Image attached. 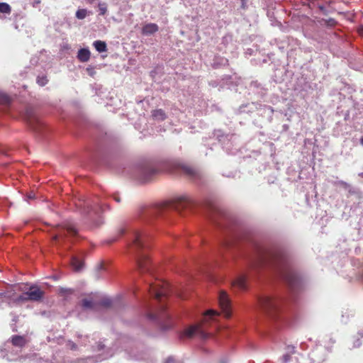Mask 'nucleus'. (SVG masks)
Segmentation results:
<instances>
[{"label": "nucleus", "mask_w": 363, "mask_h": 363, "mask_svg": "<svg viewBox=\"0 0 363 363\" xmlns=\"http://www.w3.org/2000/svg\"><path fill=\"white\" fill-rule=\"evenodd\" d=\"M15 294V291L13 290H8L4 292L0 293V297L1 298H5L8 299L9 301H13V295Z\"/></svg>", "instance_id": "nucleus-28"}, {"label": "nucleus", "mask_w": 363, "mask_h": 363, "mask_svg": "<svg viewBox=\"0 0 363 363\" xmlns=\"http://www.w3.org/2000/svg\"><path fill=\"white\" fill-rule=\"evenodd\" d=\"M168 165L169 171H181L189 175L194 174V170L190 167L178 160H171Z\"/></svg>", "instance_id": "nucleus-15"}, {"label": "nucleus", "mask_w": 363, "mask_h": 363, "mask_svg": "<svg viewBox=\"0 0 363 363\" xmlns=\"http://www.w3.org/2000/svg\"><path fill=\"white\" fill-rule=\"evenodd\" d=\"M28 298L31 301H40L44 295V292L36 286H31L29 291H27Z\"/></svg>", "instance_id": "nucleus-16"}, {"label": "nucleus", "mask_w": 363, "mask_h": 363, "mask_svg": "<svg viewBox=\"0 0 363 363\" xmlns=\"http://www.w3.org/2000/svg\"><path fill=\"white\" fill-rule=\"evenodd\" d=\"M337 184L342 186L345 189L349 187V184L347 182H343V181H339V182H337Z\"/></svg>", "instance_id": "nucleus-39"}, {"label": "nucleus", "mask_w": 363, "mask_h": 363, "mask_svg": "<svg viewBox=\"0 0 363 363\" xmlns=\"http://www.w3.org/2000/svg\"><path fill=\"white\" fill-rule=\"evenodd\" d=\"M291 356L289 353H286L279 359L281 363H289L291 361Z\"/></svg>", "instance_id": "nucleus-34"}, {"label": "nucleus", "mask_w": 363, "mask_h": 363, "mask_svg": "<svg viewBox=\"0 0 363 363\" xmlns=\"http://www.w3.org/2000/svg\"><path fill=\"white\" fill-rule=\"evenodd\" d=\"M48 80L45 76H38L37 77V83L41 86H45L48 83Z\"/></svg>", "instance_id": "nucleus-33"}, {"label": "nucleus", "mask_w": 363, "mask_h": 363, "mask_svg": "<svg viewBox=\"0 0 363 363\" xmlns=\"http://www.w3.org/2000/svg\"><path fill=\"white\" fill-rule=\"evenodd\" d=\"M231 222V220H230V218H228V220H220V223H221V225H219V224H216V225H218L219 228H223L224 230H226L228 232V235L226 236H230L232 235H236L237 237V240H240L241 241V237L240 235L238 233H235V232H233L231 230H230L228 228V225H230V223Z\"/></svg>", "instance_id": "nucleus-18"}, {"label": "nucleus", "mask_w": 363, "mask_h": 363, "mask_svg": "<svg viewBox=\"0 0 363 363\" xmlns=\"http://www.w3.org/2000/svg\"><path fill=\"white\" fill-rule=\"evenodd\" d=\"M125 235L127 240V250L130 254L135 256V262L138 269L142 272H147L152 274L153 267L146 253V250L150 247L148 236L146 233L133 225L121 228L118 230V235L108 240V243L115 242L119 236Z\"/></svg>", "instance_id": "nucleus-3"}, {"label": "nucleus", "mask_w": 363, "mask_h": 363, "mask_svg": "<svg viewBox=\"0 0 363 363\" xmlns=\"http://www.w3.org/2000/svg\"><path fill=\"white\" fill-rule=\"evenodd\" d=\"M165 363H181V362H175L174 359L172 357H169Z\"/></svg>", "instance_id": "nucleus-41"}, {"label": "nucleus", "mask_w": 363, "mask_h": 363, "mask_svg": "<svg viewBox=\"0 0 363 363\" xmlns=\"http://www.w3.org/2000/svg\"><path fill=\"white\" fill-rule=\"evenodd\" d=\"M147 289L151 296L157 301V304L147 307L146 316L149 320L155 322L162 330H168L172 327V321L170 315L167 311L164 301L170 294L175 293L181 297L182 295L168 282L163 280L157 279L155 282L149 283Z\"/></svg>", "instance_id": "nucleus-2"}, {"label": "nucleus", "mask_w": 363, "mask_h": 363, "mask_svg": "<svg viewBox=\"0 0 363 363\" xmlns=\"http://www.w3.org/2000/svg\"><path fill=\"white\" fill-rule=\"evenodd\" d=\"M11 342L14 346L22 347L26 344V340L23 336L13 335L11 337Z\"/></svg>", "instance_id": "nucleus-24"}, {"label": "nucleus", "mask_w": 363, "mask_h": 363, "mask_svg": "<svg viewBox=\"0 0 363 363\" xmlns=\"http://www.w3.org/2000/svg\"><path fill=\"white\" fill-rule=\"evenodd\" d=\"M241 241L237 240V237L235 235L230 236H225L220 240V250H231L240 245Z\"/></svg>", "instance_id": "nucleus-13"}, {"label": "nucleus", "mask_w": 363, "mask_h": 363, "mask_svg": "<svg viewBox=\"0 0 363 363\" xmlns=\"http://www.w3.org/2000/svg\"><path fill=\"white\" fill-rule=\"evenodd\" d=\"M11 11V6L7 3H0V13H10Z\"/></svg>", "instance_id": "nucleus-30"}, {"label": "nucleus", "mask_w": 363, "mask_h": 363, "mask_svg": "<svg viewBox=\"0 0 363 363\" xmlns=\"http://www.w3.org/2000/svg\"><path fill=\"white\" fill-rule=\"evenodd\" d=\"M359 336H360L361 337H363V333H359Z\"/></svg>", "instance_id": "nucleus-51"}, {"label": "nucleus", "mask_w": 363, "mask_h": 363, "mask_svg": "<svg viewBox=\"0 0 363 363\" xmlns=\"http://www.w3.org/2000/svg\"><path fill=\"white\" fill-rule=\"evenodd\" d=\"M360 143L362 145H363V137L360 139Z\"/></svg>", "instance_id": "nucleus-49"}, {"label": "nucleus", "mask_w": 363, "mask_h": 363, "mask_svg": "<svg viewBox=\"0 0 363 363\" xmlns=\"http://www.w3.org/2000/svg\"><path fill=\"white\" fill-rule=\"evenodd\" d=\"M67 346L72 350H76L77 349V345L72 341H69L67 343Z\"/></svg>", "instance_id": "nucleus-38"}, {"label": "nucleus", "mask_w": 363, "mask_h": 363, "mask_svg": "<svg viewBox=\"0 0 363 363\" xmlns=\"http://www.w3.org/2000/svg\"><path fill=\"white\" fill-rule=\"evenodd\" d=\"M232 41L233 37L230 35H226L222 38V44H223L225 46Z\"/></svg>", "instance_id": "nucleus-35"}, {"label": "nucleus", "mask_w": 363, "mask_h": 363, "mask_svg": "<svg viewBox=\"0 0 363 363\" xmlns=\"http://www.w3.org/2000/svg\"><path fill=\"white\" fill-rule=\"evenodd\" d=\"M113 198L114 201H116V202H118V203H119V202L121 201V198H120V196H118V195H114V196H113Z\"/></svg>", "instance_id": "nucleus-45"}, {"label": "nucleus", "mask_w": 363, "mask_h": 363, "mask_svg": "<svg viewBox=\"0 0 363 363\" xmlns=\"http://www.w3.org/2000/svg\"><path fill=\"white\" fill-rule=\"evenodd\" d=\"M35 198V194L33 192H30L26 196V200L28 201L30 199H33Z\"/></svg>", "instance_id": "nucleus-40"}, {"label": "nucleus", "mask_w": 363, "mask_h": 363, "mask_svg": "<svg viewBox=\"0 0 363 363\" xmlns=\"http://www.w3.org/2000/svg\"><path fill=\"white\" fill-rule=\"evenodd\" d=\"M25 120L30 128L35 132H40L44 128V123L31 108H28L25 113Z\"/></svg>", "instance_id": "nucleus-10"}, {"label": "nucleus", "mask_w": 363, "mask_h": 363, "mask_svg": "<svg viewBox=\"0 0 363 363\" xmlns=\"http://www.w3.org/2000/svg\"><path fill=\"white\" fill-rule=\"evenodd\" d=\"M100 304L104 307H108L111 305V300L109 298H104L100 301Z\"/></svg>", "instance_id": "nucleus-36"}, {"label": "nucleus", "mask_w": 363, "mask_h": 363, "mask_svg": "<svg viewBox=\"0 0 363 363\" xmlns=\"http://www.w3.org/2000/svg\"><path fill=\"white\" fill-rule=\"evenodd\" d=\"M17 318H18L17 315H13V317L12 320H13V322H16V321H17Z\"/></svg>", "instance_id": "nucleus-46"}, {"label": "nucleus", "mask_w": 363, "mask_h": 363, "mask_svg": "<svg viewBox=\"0 0 363 363\" xmlns=\"http://www.w3.org/2000/svg\"><path fill=\"white\" fill-rule=\"evenodd\" d=\"M219 315V313L213 309L207 311L203 315V323H207L210 320H214Z\"/></svg>", "instance_id": "nucleus-21"}, {"label": "nucleus", "mask_w": 363, "mask_h": 363, "mask_svg": "<svg viewBox=\"0 0 363 363\" xmlns=\"http://www.w3.org/2000/svg\"><path fill=\"white\" fill-rule=\"evenodd\" d=\"M71 264L75 271H80L84 265L82 260L76 256H72L71 258Z\"/></svg>", "instance_id": "nucleus-23"}, {"label": "nucleus", "mask_w": 363, "mask_h": 363, "mask_svg": "<svg viewBox=\"0 0 363 363\" xmlns=\"http://www.w3.org/2000/svg\"><path fill=\"white\" fill-rule=\"evenodd\" d=\"M228 64V60L225 59V58H222L221 59V62H220V65H225Z\"/></svg>", "instance_id": "nucleus-42"}, {"label": "nucleus", "mask_w": 363, "mask_h": 363, "mask_svg": "<svg viewBox=\"0 0 363 363\" xmlns=\"http://www.w3.org/2000/svg\"><path fill=\"white\" fill-rule=\"evenodd\" d=\"M99 9L100 11V15L104 16L106 11H107V6L106 3H99Z\"/></svg>", "instance_id": "nucleus-32"}, {"label": "nucleus", "mask_w": 363, "mask_h": 363, "mask_svg": "<svg viewBox=\"0 0 363 363\" xmlns=\"http://www.w3.org/2000/svg\"><path fill=\"white\" fill-rule=\"evenodd\" d=\"M86 16H87L86 9H78L76 12V17L78 19H84L86 18Z\"/></svg>", "instance_id": "nucleus-31"}, {"label": "nucleus", "mask_w": 363, "mask_h": 363, "mask_svg": "<svg viewBox=\"0 0 363 363\" xmlns=\"http://www.w3.org/2000/svg\"><path fill=\"white\" fill-rule=\"evenodd\" d=\"M206 208L209 218L215 224L221 225L220 223V220H227L228 218H230L228 214L223 208L213 203H208L206 205Z\"/></svg>", "instance_id": "nucleus-9"}, {"label": "nucleus", "mask_w": 363, "mask_h": 363, "mask_svg": "<svg viewBox=\"0 0 363 363\" xmlns=\"http://www.w3.org/2000/svg\"><path fill=\"white\" fill-rule=\"evenodd\" d=\"M184 335L186 337H192L196 335H198L203 338L207 337V333L201 324H196L189 326V328L185 329Z\"/></svg>", "instance_id": "nucleus-14"}, {"label": "nucleus", "mask_w": 363, "mask_h": 363, "mask_svg": "<svg viewBox=\"0 0 363 363\" xmlns=\"http://www.w3.org/2000/svg\"><path fill=\"white\" fill-rule=\"evenodd\" d=\"M28 301H29V299L28 298L27 292H26L21 295H19L18 297H16V298H13V301L16 303H23V302H26Z\"/></svg>", "instance_id": "nucleus-29"}, {"label": "nucleus", "mask_w": 363, "mask_h": 363, "mask_svg": "<svg viewBox=\"0 0 363 363\" xmlns=\"http://www.w3.org/2000/svg\"><path fill=\"white\" fill-rule=\"evenodd\" d=\"M214 135L222 144L223 149L230 154H235L240 147V140L238 136L235 134H223L222 131L218 130L215 131Z\"/></svg>", "instance_id": "nucleus-8"}, {"label": "nucleus", "mask_w": 363, "mask_h": 363, "mask_svg": "<svg viewBox=\"0 0 363 363\" xmlns=\"http://www.w3.org/2000/svg\"><path fill=\"white\" fill-rule=\"evenodd\" d=\"M245 1H246V0H241V1L242 2V4H244Z\"/></svg>", "instance_id": "nucleus-53"}, {"label": "nucleus", "mask_w": 363, "mask_h": 363, "mask_svg": "<svg viewBox=\"0 0 363 363\" xmlns=\"http://www.w3.org/2000/svg\"><path fill=\"white\" fill-rule=\"evenodd\" d=\"M218 303L223 315L229 318L231 315V303L228 294L224 291H221L218 295Z\"/></svg>", "instance_id": "nucleus-12"}, {"label": "nucleus", "mask_w": 363, "mask_h": 363, "mask_svg": "<svg viewBox=\"0 0 363 363\" xmlns=\"http://www.w3.org/2000/svg\"><path fill=\"white\" fill-rule=\"evenodd\" d=\"M158 26L155 23H147L142 29V33L145 35H150L154 34L158 30Z\"/></svg>", "instance_id": "nucleus-19"}, {"label": "nucleus", "mask_w": 363, "mask_h": 363, "mask_svg": "<svg viewBox=\"0 0 363 363\" xmlns=\"http://www.w3.org/2000/svg\"><path fill=\"white\" fill-rule=\"evenodd\" d=\"M77 230L73 223L67 222L58 228L56 235L53 239L56 242L65 240L67 236L74 237L77 235Z\"/></svg>", "instance_id": "nucleus-11"}, {"label": "nucleus", "mask_w": 363, "mask_h": 363, "mask_svg": "<svg viewBox=\"0 0 363 363\" xmlns=\"http://www.w3.org/2000/svg\"><path fill=\"white\" fill-rule=\"evenodd\" d=\"M209 84L213 87H216L218 85V84L216 81H211L209 82Z\"/></svg>", "instance_id": "nucleus-43"}, {"label": "nucleus", "mask_w": 363, "mask_h": 363, "mask_svg": "<svg viewBox=\"0 0 363 363\" xmlns=\"http://www.w3.org/2000/svg\"><path fill=\"white\" fill-rule=\"evenodd\" d=\"M93 45L99 52H104L107 50V45L104 41L95 40Z\"/></svg>", "instance_id": "nucleus-25"}, {"label": "nucleus", "mask_w": 363, "mask_h": 363, "mask_svg": "<svg viewBox=\"0 0 363 363\" xmlns=\"http://www.w3.org/2000/svg\"><path fill=\"white\" fill-rule=\"evenodd\" d=\"M99 347H100L99 350H101V349H103V347H104V346H103V345H99Z\"/></svg>", "instance_id": "nucleus-52"}, {"label": "nucleus", "mask_w": 363, "mask_h": 363, "mask_svg": "<svg viewBox=\"0 0 363 363\" xmlns=\"http://www.w3.org/2000/svg\"><path fill=\"white\" fill-rule=\"evenodd\" d=\"M286 350H287V352L286 353H289L291 355L292 354H294L295 352H296V350H295V347L294 346H291V345H288L286 347Z\"/></svg>", "instance_id": "nucleus-37"}, {"label": "nucleus", "mask_w": 363, "mask_h": 363, "mask_svg": "<svg viewBox=\"0 0 363 363\" xmlns=\"http://www.w3.org/2000/svg\"><path fill=\"white\" fill-rule=\"evenodd\" d=\"M199 204L188 195H182L175 198L172 201L160 206L145 208L140 213V219L150 223L155 218L165 216L169 212H175L180 215L191 213Z\"/></svg>", "instance_id": "nucleus-4"}, {"label": "nucleus", "mask_w": 363, "mask_h": 363, "mask_svg": "<svg viewBox=\"0 0 363 363\" xmlns=\"http://www.w3.org/2000/svg\"><path fill=\"white\" fill-rule=\"evenodd\" d=\"M285 298L278 294L264 295L258 300L260 309L267 315L277 319L282 311V305Z\"/></svg>", "instance_id": "nucleus-5"}, {"label": "nucleus", "mask_w": 363, "mask_h": 363, "mask_svg": "<svg viewBox=\"0 0 363 363\" xmlns=\"http://www.w3.org/2000/svg\"><path fill=\"white\" fill-rule=\"evenodd\" d=\"M98 268H99V269H101L103 268V265L102 264H99L98 266Z\"/></svg>", "instance_id": "nucleus-48"}, {"label": "nucleus", "mask_w": 363, "mask_h": 363, "mask_svg": "<svg viewBox=\"0 0 363 363\" xmlns=\"http://www.w3.org/2000/svg\"><path fill=\"white\" fill-rule=\"evenodd\" d=\"M247 274H241L233 281V285L240 290H245L247 289Z\"/></svg>", "instance_id": "nucleus-17"}, {"label": "nucleus", "mask_w": 363, "mask_h": 363, "mask_svg": "<svg viewBox=\"0 0 363 363\" xmlns=\"http://www.w3.org/2000/svg\"><path fill=\"white\" fill-rule=\"evenodd\" d=\"M157 172L158 169L153 163L144 162L135 166L133 172V177L140 182H147Z\"/></svg>", "instance_id": "nucleus-7"}, {"label": "nucleus", "mask_w": 363, "mask_h": 363, "mask_svg": "<svg viewBox=\"0 0 363 363\" xmlns=\"http://www.w3.org/2000/svg\"><path fill=\"white\" fill-rule=\"evenodd\" d=\"M11 98L4 93H0V104L8 106L11 103Z\"/></svg>", "instance_id": "nucleus-27"}, {"label": "nucleus", "mask_w": 363, "mask_h": 363, "mask_svg": "<svg viewBox=\"0 0 363 363\" xmlns=\"http://www.w3.org/2000/svg\"><path fill=\"white\" fill-rule=\"evenodd\" d=\"M88 3L92 4L95 0H86Z\"/></svg>", "instance_id": "nucleus-47"}, {"label": "nucleus", "mask_w": 363, "mask_h": 363, "mask_svg": "<svg viewBox=\"0 0 363 363\" xmlns=\"http://www.w3.org/2000/svg\"><path fill=\"white\" fill-rule=\"evenodd\" d=\"M81 306L84 309L96 311L97 306L95 302L88 298H84L81 301Z\"/></svg>", "instance_id": "nucleus-22"}, {"label": "nucleus", "mask_w": 363, "mask_h": 363, "mask_svg": "<svg viewBox=\"0 0 363 363\" xmlns=\"http://www.w3.org/2000/svg\"><path fill=\"white\" fill-rule=\"evenodd\" d=\"M249 245L252 250V255L247 257L250 269L273 271L274 275L288 286L291 293L301 288V278L284 251L267 248L252 240L249 241Z\"/></svg>", "instance_id": "nucleus-1"}, {"label": "nucleus", "mask_w": 363, "mask_h": 363, "mask_svg": "<svg viewBox=\"0 0 363 363\" xmlns=\"http://www.w3.org/2000/svg\"><path fill=\"white\" fill-rule=\"evenodd\" d=\"M90 51L88 48H81L77 53V58L82 62H88L90 59Z\"/></svg>", "instance_id": "nucleus-20"}, {"label": "nucleus", "mask_w": 363, "mask_h": 363, "mask_svg": "<svg viewBox=\"0 0 363 363\" xmlns=\"http://www.w3.org/2000/svg\"><path fill=\"white\" fill-rule=\"evenodd\" d=\"M359 177H363V172L359 173Z\"/></svg>", "instance_id": "nucleus-50"}, {"label": "nucleus", "mask_w": 363, "mask_h": 363, "mask_svg": "<svg viewBox=\"0 0 363 363\" xmlns=\"http://www.w3.org/2000/svg\"><path fill=\"white\" fill-rule=\"evenodd\" d=\"M360 345H361V342H360L359 340L358 339V340H357L354 342V347H359V346H360Z\"/></svg>", "instance_id": "nucleus-44"}, {"label": "nucleus", "mask_w": 363, "mask_h": 363, "mask_svg": "<svg viewBox=\"0 0 363 363\" xmlns=\"http://www.w3.org/2000/svg\"><path fill=\"white\" fill-rule=\"evenodd\" d=\"M76 206L82 214L87 216L96 226L103 223L101 217V213L104 211L103 206L97 201L86 199L83 197L79 199Z\"/></svg>", "instance_id": "nucleus-6"}, {"label": "nucleus", "mask_w": 363, "mask_h": 363, "mask_svg": "<svg viewBox=\"0 0 363 363\" xmlns=\"http://www.w3.org/2000/svg\"><path fill=\"white\" fill-rule=\"evenodd\" d=\"M152 117L155 120L163 121L166 118V114L162 109H157L152 112Z\"/></svg>", "instance_id": "nucleus-26"}]
</instances>
